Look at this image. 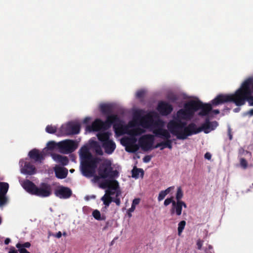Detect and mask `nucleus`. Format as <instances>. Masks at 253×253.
<instances>
[{
  "instance_id": "obj_32",
  "label": "nucleus",
  "mask_w": 253,
  "mask_h": 253,
  "mask_svg": "<svg viewBox=\"0 0 253 253\" xmlns=\"http://www.w3.org/2000/svg\"><path fill=\"white\" fill-rule=\"evenodd\" d=\"M110 183L109 187V189H112L115 191L119 188V182L116 180L110 179Z\"/></svg>"
},
{
  "instance_id": "obj_63",
  "label": "nucleus",
  "mask_w": 253,
  "mask_h": 253,
  "mask_svg": "<svg viewBox=\"0 0 253 253\" xmlns=\"http://www.w3.org/2000/svg\"><path fill=\"white\" fill-rule=\"evenodd\" d=\"M240 110V108H235V109H234V111L235 112H239Z\"/></svg>"
},
{
  "instance_id": "obj_1",
  "label": "nucleus",
  "mask_w": 253,
  "mask_h": 253,
  "mask_svg": "<svg viewBox=\"0 0 253 253\" xmlns=\"http://www.w3.org/2000/svg\"><path fill=\"white\" fill-rule=\"evenodd\" d=\"M253 78H249L245 80L234 93L220 94L213 99V106H217L227 102H232L237 106L245 104L247 101L250 106H253Z\"/></svg>"
},
{
  "instance_id": "obj_64",
  "label": "nucleus",
  "mask_w": 253,
  "mask_h": 253,
  "mask_svg": "<svg viewBox=\"0 0 253 253\" xmlns=\"http://www.w3.org/2000/svg\"><path fill=\"white\" fill-rule=\"evenodd\" d=\"M208 248L209 250H211L212 249V247L211 245H209Z\"/></svg>"
},
{
  "instance_id": "obj_42",
  "label": "nucleus",
  "mask_w": 253,
  "mask_h": 253,
  "mask_svg": "<svg viewBox=\"0 0 253 253\" xmlns=\"http://www.w3.org/2000/svg\"><path fill=\"white\" fill-rule=\"evenodd\" d=\"M240 164H241V166L243 168H244V169H246L247 167L248 163L245 159L242 158V159H241V160H240Z\"/></svg>"
},
{
  "instance_id": "obj_23",
  "label": "nucleus",
  "mask_w": 253,
  "mask_h": 253,
  "mask_svg": "<svg viewBox=\"0 0 253 253\" xmlns=\"http://www.w3.org/2000/svg\"><path fill=\"white\" fill-rule=\"evenodd\" d=\"M111 133L108 131L106 132H101L97 134V138L98 140L103 144L104 142H107L110 140V136Z\"/></svg>"
},
{
  "instance_id": "obj_29",
  "label": "nucleus",
  "mask_w": 253,
  "mask_h": 253,
  "mask_svg": "<svg viewBox=\"0 0 253 253\" xmlns=\"http://www.w3.org/2000/svg\"><path fill=\"white\" fill-rule=\"evenodd\" d=\"M145 132V130L140 127H136L132 129L130 131V134L133 136L140 135Z\"/></svg>"
},
{
  "instance_id": "obj_43",
  "label": "nucleus",
  "mask_w": 253,
  "mask_h": 253,
  "mask_svg": "<svg viewBox=\"0 0 253 253\" xmlns=\"http://www.w3.org/2000/svg\"><path fill=\"white\" fill-rule=\"evenodd\" d=\"M168 98L173 102L176 101L177 99V96L174 94H169L168 96Z\"/></svg>"
},
{
  "instance_id": "obj_27",
  "label": "nucleus",
  "mask_w": 253,
  "mask_h": 253,
  "mask_svg": "<svg viewBox=\"0 0 253 253\" xmlns=\"http://www.w3.org/2000/svg\"><path fill=\"white\" fill-rule=\"evenodd\" d=\"M8 203V198L6 194H0V209H2Z\"/></svg>"
},
{
  "instance_id": "obj_35",
  "label": "nucleus",
  "mask_w": 253,
  "mask_h": 253,
  "mask_svg": "<svg viewBox=\"0 0 253 253\" xmlns=\"http://www.w3.org/2000/svg\"><path fill=\"white\" fill-rule=\"evenodd\" d=\"M56 127L52 125H47L45 128V131L48 133H54L56 132Z\"/></svg>"
},
{
  "instance_id": "obj_45",
  "label": "nucleus",
  "mask_w": 253,
  "mask_h": 253,
  "mask_svg": "<svg viewBox=\"0 0 253 253\" xmlns=\"http://www.w3.org/2000/svg\"><path fill=\"white\" fill-rule=\"evenodd\" d=\"M144 94H145L144 91L141 90H139L137 92L136 95L137 98H141L143 97Z\"/></svg>"
},
{
  "instance_id": "obj_30",
  "label": "nucleus",
  "mask_w": 253,
  "mask_h": 253,
  "mask_svg": "<svg viewBox=\"0 0 253 253\" xmlns=\"http://www.w3.org/2000/svg\"><path fill=\"white\" fill-rule=\"evenodd\" d=\"M103 202V204L105 205V208L107 209L113 202V198L111 196H107V195H104L101 199Z\"/></svg>"
},
{
  "instance_id": "obj_51",
  "label": "nucleus",
  "mask_w": 253,
  "mask_h": 253,
  "mask_svg": "<svg viewBox=\"0 0 253 253\" xmlns=\"http://www.w3.org/2000/svg\"><path fill=\"white\" fill-rule=\"evenodd\" d=\"M140 199L139 198H135L132 203V205H133L134 206L136 207V205H138L140 203Z\"/></svg>"
},
{
  "instance_id": "obj_8",
  "label": "nucleus",
  "mask_w": 253,
  "mask_h": 253,
  "mask_svg": "<svg viewBox=\"0 0 253 253\" xmlns=\"http://www.w3.org/2000/svg\"><path fill=\"white\" fill-rule=\"evenodd\" d=\"M212 100L211 101H212ZM212 103V101H211ZM191 107L194 109V113L198 110H201L199 113V115L201 116H205L209 114V113L211 111L212 107L211 105H213L212 103L211 104H204L201 101H195L192 100L191 103Z\"/></svg>"
},
{
  "instance_id": "obj_9",
  "label": "nucleus",
  "mask_w": 253,
  "mask_h": 253,
  "mask_svg": "<svg viewBox=\"0 0 253 253\" xmlns=\"http://www.w3.org/2000/svg\"><path fill=\"white\" fill-rule=\"evenodd\" d=\"M192 101L188 102L184 105V108L179 110L176 113V117L174 119L184 120L190 119L194 114V109L192 108L191 103Z\"/></svg>"
},
{
  "instance_id": "obj_10",
  "label": "nucleus",
  "mask_w": 253,
  "mask_h": 253,
  "mask_svg": "<svg viewBox=\"0 0 253 253\" xmlns=\"http://www.w3.org/2000/svg\"><path fill=\"white\" fill-rule=\"evenodd\" d=\"M80 125L73 122H70L65 125H62L60 128L61 133L67 135L77 134L80 133Z\"/></svg>"
},
{
  "instance_id": "obj_52",
  "label": "nucleus",
  "mask_w": 253,
  "mask_h": 253,
  "mask_svg": "<svg viewBox=\"0 0 253 253\" xmlns=\"http://www.w3.org/2000/svg\"><path fill=\"white\" fill-rule=\"evenodd\" d=\"M174 186H170L164 191V192H165V193L167 195V194H169L171 192V191L174 189Z\"/></svg>"
},
{
  "instance_id": "obj_4",
  "label": "nucleus",
  "mask_w": 253,
  "mask_h": 253,
  "mask_svg": "<svg viewBox=\"0 0 253 253\" xmlns=\"http://www.w3.org/2000/svg\"><path fill=\"white\" fill-rule=\"evenodd\" d=\"M195 126V124L194 123H190L187 126L185 122L174 118L170 120L167 125L169 132L179 140H185L188 136L193 135Z\"/></svg>"
},
{
  "instance_id": "obj_17",
  "label": "nucleus",
  "mask_w": 253,
  "mask_h": 253,
  "mask_svg": "<svg viewBox=\"0 0 253 253\" xmlns=\"http://www.w3.org/2000/svg\"><path fill=\"white\" fill-rule=\"evenodd\" d=\"M28 155L31 159L35 160L36 162H41L44 159L43 154L36 149L31 150L29 152Z\"/></svg>"
},
{
  "instance_id": "obj_31",
  "label": "nucleus",
  "mask_w": 253,
  "mask_h": 253,
  "mask_svg": "<svg viewBox=\"0 0 253 253\" xmlns=\"http://www.w3.org/2000/svg\"><path fill=\"white\" fill-rule=\"evenodd\" d=\"M92 216L95 219L98 220H104L106 218L105 215H103L102 216H101L100 211L97 210L93 211L92 212Z\"/></svg>"
},
{
  "instance_id": "obj_18",
  "label": "nucleus",
  "mask_w": 253,
  "mask_h": 253,
  "mask_svg": "<svg viewBox=\"0 0 253 253\" xmlns=\"http://www.w3.org/2000/svg\"><path fill=\"white\" fill-rule=\"evenodd\" d=\"M102 147L104 149L105 152L108 154H111L116 149L115 143L111 139L104 142L102 144Z\"/></svg>"
},
{
  "instance_id": "obj_7",
  "label": "nucleus",
  "mask_w": 253,
  "mask_h": 253,
  "mask_svg": "<svg viewBox=\"0 0 253 253\" xmlns=\"http://www.w3.org/2000/svg\"><path fill=\"white\" fill-rule=\"evenodd\" d=\"M98 175L94 176V179L98 180L100 178L114 179L119 176V172L113 170L110 162L102 163L98 169Z\"/></svg>"
},
{
  "instance_id": "obj_12",
  "label": "nucleus",
  "mask_w": 253,
  "mask_h": 253,
  "mask_svg": "<svg viewBox=\"0 0 253 253\" xmlns=\"http://www.w3.org/2000/svg\"><path fill=\"white\" fill-rule=\"evenodd\" d=\"M154 142V136L152 134H145L139 139V146L144 151L153 149V144Z\"/></svg>"
},
{
  "instance_id": "obj_61",
  "label": "nucleus",
  "mask_w": 253,
  "mask_h": 253,
  "mask_svg": "<svg viewBox=\"0 0 253 253\" xmlns=\"http://www.w3.org/2000/svg\"><path fill=\"white\" fill-rule=\"evenodd\" d=\"M212 112L215 114H218L220 113L219 110L218 109L213 110Z\"/></svg>"
},
{
  "instance_id": "obj_21",
  "label": "nucleus",
  "mask_w": 253,
  "mask_h": 253,
  "mask_svg": "<svg viewBox=\"0 0 253 253\" xmlns=\"http://www.w3.org/2000/svg\"><path fill=\"white\" fill-rule=\"evenodd\" d=\"M35 167L29 162H25L23 169V172L29 175L33 174L35 173Z\"/></svg>"
},
{
  "instance_id": "obj_40",
  "label": "nucleus",
  "mask_w": 253,
  "mask_h": 253,
  "mask_svg": "<svg viewBox=\"0 0 253 253\" xmlns=\"http://www.w3.org/2000/svg\"><path fill=\"white\" fill-rule=\"evenodd\" d=\"M166 195H167V194L165 193V192H164V190L160 191V192L159 193L158 197V201L160 202V201H162L163 199H164V198H165Z\"/></svg>"
},
{
  "instance_id": "obj_48",
  "label": "nucleus",
  "mask_w": 253,
  "mask_h": 253,
  "mask_svg": "<svg viewBox=\"0 0 253 253\" xmlns=\"http://www.w3.org/2000/svg\"><path fill=\"white\" fill-rule=\"evenodd\" d=\"M113 190L108 189L106 191V193L105 195H107V196H111V195H113L115 194V191H113Z\"/></svg>"
},
{
  "instance_id": "obj_5",
  "label": "nucleus",
  "mask_w": 253,
  "mask_h": 253,
  "mask_svg": "<svg viewBox=\"0 0 253 253\" xmlns=\"http://www.w3.org/2000/svg\"><path fill=\"white\" fill-rule=\"evenodd\" d=\"M21 185L29 194L40 197H47L52 194L51 186L47 183L42 182L38 187L32 181L26 179L22 182Z\"/></svg>"
},
{
  "instance_id": "obj_53",
  "label": "nucleus",
  "mask_w": 253,
  "mask_h": 253,
  "mask_svg": "<svg viewBox=\"0 0 253 253\" xmlns=\"http://www.w3.org/2000/svg\"><path fill=\"white\" fill-rule=\"evenodd\" d=\"M18 251L20 253H30L26 249L23 248H20V249H18Z\"/></svg>"
},
{
  "instance_id": "obj_50",
  "label": "nucleus",
  "mask_w": 253,
  "mask_h": 253,
  "mask_svg": "<svg viewBox=\"0 0 253 253\" xmlns=\"http://www.w3.org/2000/svg\"><path fill=\"white\" fill-rule=\"evenodd\" d=\"M203 241L199 239L197 241V246L198 250H201L203 245Z\"/></svg>"
},
{
  "instance_id": "obj_6",
  "label": "nucleus",
  "mask_w": 253,
  "mask_h": 253,
  "mask_svg": "<svg viewBox=\"0 0 253 253\" xmlns=\"http://www.w3.org/2000/svg\"><path fill=\"white\" fill-rule=\"evenodd\" d=\"M99 161L97 157L81 161L80 169L83 175L86 177L93 176Z\"/></svg>"
},
{
  "instance_id": "obj_24",
  "label": "nucleus",
  "mask_w": 253,
  "mask_h": 253,
  "mask_svg": "<svg viewBox=\"0 0 253 253\" xmlns=\"http://www.w3.org/2000/svg\"><path fill=\"white\" fill-rule=\"evenodd\" d=\"M137 139L135 137L132 135L130 137L123 138L121 140V143L125 147L126 146H130L136 144Z\"/></svg>"
},
{
  "instance_id": "obj_33",
  "label": "nucleus",
  "mask_w": 253,
  "mask_h": 253,
  "mask_svg": "<svg viewBox=\"0 0 253 253\" xmlns=\"http://www.w3.org/2000/svg\"><path fill=\"white\" fill-rule=\"evenodd\" d=\"M139 149V146L136 144H133L130 146H126V151L130 153H135Z\"/></svg>"
},
{
  "instance_id": "obj_25",
  "label": "nucleus",
  "mask_w": 253,
  "mask_h": 253,
  "mask_svg": "<svg viewBox=\"0 0 253 253\" xmlns=\"http://www.w3.org/2000/svg\"><path fill=\"white\" fill-rule=\"evenodd\" d=\"M100 109L101 112L108 116L111 115L110 114L112 111V108L110 105L103 104L100 106Z\"/></svg>"
},
{
  "instance_id": "obj_15",
  "label": "nucleus",
  "mask_w": 253,
  "mask_h": 253,
  "mask_svg": "<svg viewBox=\"0 0 253 253\" xmlns=\"http://www.w3.org/2000/svg\"><path fill=\"white\" fill-rule=\"evenodd\" d=\"M55 196L60 199H68L72 194V190L68 187L60 186L54 191Z\"/></svg>"
},
{
  "instance_id": "obj_36",
  "label": "nucleus",
  "mask_w": 253,
  "mask_h": 253,
  "mask_svg": "<svg viewBox=\"0 0 253 253\" xmlns=\"http://www.w3.org/2000/svg\"><path fill=\"white\" fill-rule=\"evenodd\" d=\"M186 225V222L184 220L181 221L178 224V234L180 235Z\"/></svg>"
},
{
  "instance_id": "obj_55",
  "label": "nucleus",
  "mask_w": 253,
  "mask_h": 253,
  "mask_svg": "<svg viewBox=\"0 0 253 253\" xmlns=\"http://www.w3.org/2000/svg\"><path fill=\"white\" fill-rule=\"evenodd\" d=\"M205 158L208 160H210L211 158V155L210 153H206L205 155Z\"/></svg>"
},
{
  "instance_id": "obj_22",
  "label": "nucleus",
  "mask_w": 253,
  "mask_h": 253,
  "mask_svg": "<svg viewBox=\"0 0 253 253\" xmlns=\"http://www.w3.org/2000/svg\"><path fill=\"white\" fill-rule=\"evenodd\" d=\"M93 156L89 152L88 148L86 147H83L80 150V158L81 161L87 159L88 160L89 158H92Z\"/></svg>"
},
{
  "instance_id": "obj_62",
  "label": "nucleus",
  "mask_w": 253,
  "mask_h": 253,
  "mask_svg": "<svg viewBox=\"0 0 253 253\" xmlns=\"http://www.w3.org/2000/svg\"><path fill=\"white\" fill-rule=\"evenodd\" d=\"M18 253L17 251L16 250H15V249H13V250H10L9 251V253Z\"/></svg>"
},
{
  "instance_id": "obj_13",
  "label": "nucleus",
  "mask_w": 253,
  "mask_h": 253,
  "mask_svg": "<svg viewBox=\"0 0 253 253\" xmlns=\"http://www.w3.org/2000/svg\"><path fill=\"white\" fill-rule=\"evenodd\" d=\"M58 148L65 153L74 152L77 148V145L74 140H66L58 143Z\"/></svg>"
},
{
  "instance_id": "obj_20",
  "label": "nucleus",
  "mask_w": 253,
  "mask_h": 253,
  "mask_svg": "<svg viewBox=\"0 0 253 253\" xmlns=\"http://www.w3.org/2000/svg\"><path fill=\"white\" fill-rule=\"evenodd\" d=\"M54 171L56 177L59 179H64L66 178L68 174V169L65 168H55Z\"/></svg>"
},
{
  "instance_id": "obj_3",
  "label": "nucleus",
  "mask_w": 253,
  "mask_h": 253,
  "mask_svg": "<svg viewBox=\"0 0 253 253\" xmlns=\"http://www.w3.org/2000/svg\"><path fill=\"white\" fill-rule=\"evenodd\" d=\"M113 125V128L117 134H121L123 131L122 121L117 115H111L107 116L106 120L103 122L99 119H96L91 124L86 126V130L89 132L98 131L101 129H107Z\"/></svg>"
},
{
  "instance_id": "obj_49",
  "label": "nucleus",
  "mask_w": 253,
  "mask_h": 253,
  "mask_svg": "<svg viewBox=\"0 0 253 253\" xmlns=\"http://www.w3.org/2000/svg\"><path fill=\"white\" fill-rule=\"evenodd\" d=\"M152 157L150 155H146L143 158V161L144 163H148L151 160Z\"/></svg>"
},
{
  "instance_id": "obj_19",
  "label": "nucleus",
  "mask_w": 253,
  "mask_h": 253,
  "mask_svg": "<svg viewBox=\"0 0 253 253\" xmlns=\"http://www.w3.org/2000/svg\"><path fill=\"white\" fill-rule=\"evenodd\" d=\"M53 159L58 163L63 166H66L69 163V160L67 157L64 156L59 154H53L52 155Z\"/></svg>"
},
{
  "instance_id": "obj_60",
  "label": "nucleus",
  "mask_w": 253,
  "mask_h": 253,
  "mask_svg": "<svg viewBox=\"0 0 253 253\" xmlns=\"http://www.w3.org/2000/svg\"><path fill=\"white\" fill-rule=\"evenodd\" d=\"M10 242V239L9 238H6L5 240H4V244L5 245H8L9 244V243Z\"/></svg>"
},
{
  "instance_id": "obj_38",
  "label": "nucleus",
  "mask_w": 253,
  "mask_h": 253,
  "mask_svg": "<svg viewBox=\"0 0 253 253\" xmlns=\"http://www.w3.org/2000/svg\"><path fill=\"white\" fill-rule=\"evenodd\" d=\"M57 146L58 147V143L56 144L54 141H50L47 144V148L50 150H53Z\"/></svg>"
},
{
  "instance_id": "obj_26",
  "label": "nucleus",
  "mask_w": 253,
  "mask_h": 253,
  "mask_svg": "<svg viewBox=\"0 0 253 253\" xmlns=\"http://www.w3.org/2000/svg\"><path fill=\"white\" fill-rule=\"evenodd\" d=\"M131 173L132 177L135 178H138L139 177L140 173H141V177H143L144 175L143 170L142 169L137 168L136 167H134L132 169Z\"/></svg>"
},
{
  "instance_id": "obj_16",
  "label": "nucleus",
  "mask_w": 253,
  "mask_h": 253,
  "mask_svg": "<svg viewBox=\"0 0 253 253\" xmlns=\"http://www.w3.org/2000/svg\"><path fill=\"white\" fill-rule=\"evenodd\" d=\"M186 208V204L183 201H173L172 202V206L170 209V213L171 215L175 213L177 215L179 216L182 213V207Z\"/></svg>"
},
{
  "instance_id": "obj_46",
  "label": "nucleus",
  "mask_w": 253,
  "mask_h": 253,
  "mask_svg": "<svg viewBox=\"0 0 253 253\" xmlns=\"http://www.w3.org/2000/svg\"><path fill=\"white\" fill-rule=\"evenodd\" d=\"M119 195V193L118 192H117V194H116L117 198L116 199H115L114 200L113 199V202H115L117 206H120V204H121L120 199L119 198H117V197Z\"/></svg>"
},
{
  "instance_id": "obj_11",
  "label": "nucleus",
  "mask_w": 253,
  "mask_h": 253,
  "mask_svg": "<svg viewBox=\"0 0 253 253\" xmlns=\"http://www.w3.org/2000/svg\"><path fill=\"white\" fill-rule=\"evenodd\" d=\"M218 126L216 121L210 122L209 119H206L205 122L200 127H197L196 125L194 128L193 134H197L202 131L205 133H208L214 130Z\"/></svg>"
},
{
  "instance_id": "obj_58",
  "label": "nucleus",
  "mask_w": 253,
  "mask_h": 253,
  "mask_svg": "<svg viewBox=\"0 0 253 253\" xmlns=\"http://www.w3.org/2000/svg\"><path fill=\"white\" fill-rule=\"evenodd\" d=\"M62 236V233L60 231H59L58 232H57L55 235H54V237L57 238H60V237H61Z\"/></svg>"
},
{
  "instance_id": "obj_56",
  "label": "nucleus",
  "mask_w": 253,
  "mask_h": 253,
  "mask_svg": "<svg viewBox=\"0 0 253 253\" xmlns=\"http://www.w3.org/2000/svg\"><path fill=\"white\" fill-rule=\"evenodd\" d=\"M228 136H229V139L231 140L232 139V134H231V129L230 128H229L228 130Z\"/></svg>"
},
{
  "instance_id": "obj_2",
  "label": "nucleus",
  "mask_w": 253,
  "mask_h": 253,
  "mask_svg": "<svg viewBox=\"0 0 253 253\" xmlns=\"http://www.w3.org/2000/svg\"><path fill=\"white\" fill-rule=\"evenodd\" d=\"M164 122L161 119L154 120L150 114H148L141 119V126L146 128H149L156 137H160L164 140L163 147L161 150L165 148L169 149L172 148V140L170 139L171 137L169 132L163 128Z\"/></svg>"
},
{
  "instance_id": "obj_59",
  "label": "nucleus",
  "mask_w": 253,
  "mask_h": 253,
  "mask_svg": "<svg viewBox=\"0 0 253 253\" xmlns=\"http://www.w3.org/2000/svg\"><path fill=\"white\" fill-rule=\"evenodd\" d=\"M135 209V207L131 205V208L129 209L128 211L129 212H133Z\"/></svg>"
},
{
  "instance_id": "obj_37",
  "label": "nucleus",
  "mask_w": 253,
  "mask_h": 253,
  "mask_svg": "<svg viewBox=\"0 0 253 253\" xmlns=\"http://www.w3.org/2000/svg\"><path fill=\"white\" fill-rule=\"evenodd\" d=\"M110 179H106V180H104L103 181H102V182H101L100 183L99 187L102 189H106L107 188H108L109 189V184L110 183Z\"/></svg>"
},
{
  "instance_id": "obj_47",
  "label": "nucleus",
  "mask_w": 253,
  "mask_h": 253,
  "mask_svg": "<svg viewBox=\"0 0 253 253\" xmlns=\"http://www.w3.org/2000/svg\"><path fill=\"white\" fill-rule=\"evenodd\" d=\"M95 151L96 153L99 155H103V152L101 148V147L99 146H98L95 147Z\"/></svg>"
},
{
  "instance_id": "obj_14",
  "label": "nucleus",
  "mask_w": 253,
  "mask_h": 253,
  "mask_svg": "<svg viewBox=\"0 0 253 253\" xmlns=\"http://www.w3.org/2000/svg\"><path fill=\"white\" fill-rule=\"evenodd\" d=\"M157 110L161 115L167 116L171 113L173 110V107L169 103L161 101L158 104Z\"/></svg>"
},
{
  "instance_id": "obj_41",
  "label": "nucleus",
  "mask_w": 253,
  "mask_h": 253,
  "mask_svg": "<svg viewBox=\"0 0 253 253\" xmlns=\"http://www.w3.org/2000/svg\"><path fill=\"white\" fill-rule=\"evenodd\" d=\"M173 197H171L170 198H168L166 199L164 201V205L166 207H167L168 205H169L170 203H171L172 204V202H173V201H174L173 200Z\"/></svg>"
},
{
  "instance_id": "obj_28",
  "label": "nucleus",
  "mask_w": 253,
  "mask_h": 253,
  "mask_svg": "<svg viewBox=\"0 0 253 253\" xmlns=\"http://www.w3.org/2000/svg\"><path fill=\"white\" fill-rule=\"evenodd\" d=\"M9 189V184L7 182H0V194H7Z\"/></svg>"
},
{
  "instance_id": "obj_39",
  "label": "nucleus",
  "mask_w": 253,
  "mask_h": 253,
  "mask_svg": "<svg viewBox=\"0 0 253 253\" xmlns=\"http://www.w3.org/2000/svg\"><path fill=\"white\" fill-rule=\"evenodd\" d=\"M31 246V244L29 242H25L24 244H21L20 243H18L16 245V247L17 249H20V248H29Z\"/></svg>"
},
{
  "instance_id": "obj_34",
  "label": "nucleus",
  "mask_w": 253,
  "mask_h": 253,
  "mask_svg": "<svg viewBox=\"0 0 253 253\" xmlns=\"http://www.w3.org/2000/svg\"><path fill=\"white\" fill-rule=\"evenodd\" d=\"M183 196V193L181 188L180 187H178L176 193V199L177 201H182L181 199L182 198Z\"/></svg>"
},
{
  "instance_id": "obj_57",
  "label": "nucleus",
  "mask_w": 253,
  "mask_h": 253,
  "mask_svg": "<svg viewBox=\"0 0 253 253\" xmlns=\"http://www.w3.org/2000/svg\"><path fill=\"white\" fill-rule=\"evenodd\" d=\"M162 144H163V141L160 142V143H158L155 146H154V147L153 146V149L157 148H158V147H161V146L162 147H163V146H162L163 145Z\"/></svg>"
},
{
  "instance_id": "obj_54",
  "label": "nucleus",
  "mask_w": 253,
  "mask_h": 253,
  "mask_svg": "<svg viewBox=\"0 0 253 253\" xmlns=\"http://www.w3.org/2000/svg\"><path fill=\"white\" fill-rule=\"evenodd\" d=\"M90 120V118L85 117L83 121V123L85 124H87L89 122Z\"/></svg>"
},
{
  "instance_id": "obj_44",
  "label": "nucleus",
  "mask_w": 253,
  "mask_h": 253,
  "mask_svg": "<svg viewBox=\"0 0 253 253\" xmlns=\"http://www.w3.org/2000/svg\"><path fill=\"white\" fill-rule=\"evenodd\" d=\"M244 116H249V117L253 116V109H251L250 110L245 112L244 113ZM252 122L253 123V120Z\"/></svg>"
}]
</instances>
